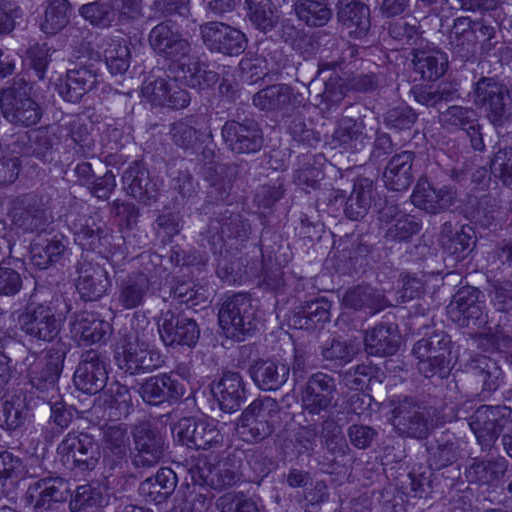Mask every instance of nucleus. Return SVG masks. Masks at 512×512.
Masks as SVG:
<instances>
[{
  "instance_id": "obj_49",
  "label": "nucleus",
  "mask_w": 512,
  "mask_h": 512,
  "mask_svg": "<svg viewBox=\"0 0 512 512\" xmlns=\"http://www.w3.org/2000/svg\"><path fill=\"white\" fill-rule=\"evenodd\" d=\"M22 461L8 451L0 452V499L7 496L22 478Z\"/></svg>"
},
{
  "instance_id": "obj_64",
  "label": "nucleus",
  "mask_w": 512,
  "mask_h": 512,
  "mask_svg": "<svg viewBox=\"0 0 512 512\" xmlns=\"http://www.w3.org/2000/svg\"><path fill=\"white\" fill-rule=\"evenodd\" d=\"M491 172L507 186H512V147L499 149L491 160Z\"/></svg>"
},
{
  "instance_id": "obj_36",
  "label": "nucleus",
  "mask_w": 512,
  "mask_h": 512,
  "mask_svg": "<svg viewBox=\"0 0 512 512\" xmlns=\"http://www.w3.org/2000/svg\"><path fill=\"white\" fill-rule=\"evenodd\" d=\"M444 251L455 260L466 258L472 251L475 241L474 232L470 226L454 228L451 223H445L440 236Z\"/></svg>"
},
{
  "instance_id": "obj_25",
  "label": "nucleus",
  "mask_w": 512,
  "mask_h": 512,
  "mask_svg": "<svg viewBox=\"0 0 512 512\" xmlns=\"http://www.w3.org/2000/svg\"><path fill=\"white\" fill-rule=\"evenodd\" d=\"M222 137L227 147L235 153L256 152L262 145L261 132L254 121H228L222 128Z\"/></svg>"
},
{
  "instance_id": "obj_53",
  "label": "nucleus",
  "mask_w": 512,
  "mask_h": 512,
  "mask_svg": "<svg viewBox=\"0 0 512 512\" xmlns=\"http://www.w3.org/2000/svg\"><path fill=\"white\" fill-rule=\"evenodd\" d=\"M324 157L322 155L306 157L302 166L294 175V182L304 190L316 189L321 179H323Z\"/></svg>"
},
{
  "instance_id": "obj_39",
  "label": "nucleus",
  "mask_w": 512,
  "mask_h": 512,
  "mask_svg": "<svg viewBox=\"0 0 512 512\" xmlns=\"http://www.w3.org/2000/svg\"><path fill=\"white\" fill-rule=\"evenodd\" d=\"M342 304L353 310L369 309L372 313L390 305L386 297L371 286H357L345 292Z\"/></svg>"
},
{
  "instance_id": "obj_11",
  "label": "nucleus",
  "mask_w": 512,
  "mask_h": 512,
  "mask_svg": "<svg viewBox=\"0 0 512 512\" xmlns=\"http://www.w3.org/2000/svg\"><path fill=\"white\" fill-rule=\"evenodd\" d=\"M477 107L485 108L487 116L494 125H502L507 119V88L493 78L483 77L477 81L469 94Z\"/></svg>"
},
{
  "instance_id": "obj_2",
  "label": "nucleus",
  "mask_w": 512,
  "mask_h": 512,
  "mask_svg": "<svg viewBox=\"0 0 512 512\" xmlns=\"http://www.w3.org/2000/svg\"><path fill=\"white\" fill-rule=\"evenodd\" d=\"M151 332L146 319L131 322V329L115 355L117 366L125 373L135 375L161 367V354L150 346Z\"/></svg>"
},
{
  "instance_id": "obj_54",
  "label": "nucleus",
  "mask_w": 512,
  "mask_h": 512,
  "mask_svg": "<svg viewBox=\"0 0 512 512\" xmlns=\"http://www.w3.org/2000/svg\"><path fill=\"white\" fill-rule=\"evenodd\" d=\"M206 482L210 483L216 489H223L234 485L240 478L239 464L235 459L227 457L216 467L209 470V473L203 475Z\"/></svg>"
},
{
  "instance_id": "obj_35",
  "label": "nucleus",
  "mask_w": 512,
  "mask_h": 512,
  "mask_svg": "<svg viewBox=\"0 0 512 512\" xmlns=\"http://www.w3.org/2000/svg\"><path fill=\"white\" fill-rule=\"evenodd\" d=\"M221 410L233 412L237 410L245 397L242 377L237 372L226 371L212 388Z\"/></svg>"
},
{
  "instance_id": "obj_42",
  "label": "nucleus",
  "mask_w": 512,
  "mask_h": 512,
  "mask_svg": "<svg viewBox=\"0 0 512 512\" xmlns=\"http://www.w3.org/2000/svg\"><path fill=\"white\" fill-rule=\"evenodd\" d=\"M375 188L373 181L368 178L358 179L346 201L344 212L351 220L363 218L369 211L374 199Z\"/></svg>"
},
{
  "instance_id": "obj_28",
  "label": "nucleus",
  "mask_w": 512,
  "mask_h": 512,
  "mask_svg": "<svg viewBox=\"0 0 512 512\" xmlns=\"http://www.w3.org/2000/svg\"><path fill=\"white\" fill-rule=\"evenodd\" d=\"M123 188L128 195L139 202L150 204L156 201L159 191L157 181L140 163H132L122 175Z\"/></svg>"
},
{
  "instance_id": "obj_60",
  "label": "nucleus",
  "mask_w": 512,
  "mask_h": 512,
  "mask_svg": "<svg viewBox=\"0 0 512 512\" xmlns=\"http://www.w3.org/2000/svg\"><path fill=\"white\" fill-rule=\"evenodd\" d=\"M103 503L102 493L90 484L78 486L71 497L70 509L73 512L97 508Z\"/></svg>"
},
{
  "instance_id": "obj_33",
  "label": "nucleus",
  "mask_w": 512,
  "mask_h": 512,
  "mask_svg": "<svg viewBox=\"0 0 512 512\" xmlns=\"http://www.w3.org/2000/svg\"><path fill=\"white\" fill-rule=\"evenodd\" d=\"M413 161L414 153L411 151H403L394 155L383 172L385 186L393 191L407 190L414 180Z\"/></svg>"
},
{
  "instance_id": "obj_58",
  "label": "nucleus",
  "mask_w": 512,
  "mask_h": 512,
  "mask_svg": "<svg viewBox=\"0 0 512 512\" xmlns=\"http://www.w3.org/2000/svg\"><path fill=\"white\" fill-rule=\"evenodd\" d=\"M450 43L462 51L470 52L477 44L473 21L468 17H459L454 21L450 32Z\"/></svg>"
},
{
  "instance_id": "obj_3",
  "label": "nucleus",
  "mask_w": 512,
  "mask_h": 512,
  "mask_svg": "<svg viewBox=\"0 0 512 512\" xmlns=\"http://www.w3.org/2000/svg\"><path fill=\"white\" fill-rule=\"evenodd\" d=\"M450 338L443 332H435L428 338L418 340L413 354L418 359L417 368L427 378L443 379L450 372Z\"/></svg>"
},
{
  "instance_id": "obj_18",
  "label": "nucleus",
  "mask_w": 512,
  "mask_h": 512,
  "mask_svg": "<svg viewBox=\"0 0 512 512\" xmlns=\"http://www.w3.org/2000/svg\"><path fill=\"white\" fill-rule=\"evenodd\" d=\"M158 331L166 345L194 346L200 331L196 322L183 315H175L171 311L162 314L158 322Z\"/></svg>"
},
{
  "instance_id": "obj_38",
  "label": "nucleus",
  "mask_w": 512,
  "mask_h": 512,
  "mask_svg": "<svg viewBox=\"0 0 512 512\" xmlns=\"http://www.w3.org/2000/svg\"><path fill=\"white\" fill-rule=\"evenodd\" d=\"M338 20L354 38L364 37L370 29L369 7L361 1H351L338 11Z\"/></svg>"
},
{
  "instance_id": "obj_16",
  "label": "nucleus",
  "mask_w": 512,
  "mask_h": 512,
  "mask_svg": "<svg viewBox=\"0 0 512 512\" xmlns=\"http://www.w3.org/2000/svg\"><path fill=\"white\" fill-rule=\"evenodd\" d=\"M68 482L60 477H46L32 483L26 493L25 501L33 512H48L55 505L67 499Z\"/></svg>"
},
{
  "instance_id": "obj_6",
  "label": "nucleus",
  "mask_w": 512,
  "mask_h": 512,
  "mask_svg": "<svg viewBox=\"0 0 512 512\" xmlns=\"http://www.w3.org/2000/svg\"><path fill=\"white\" fill-rule=\"evenodd\" d=\"M391 423L401 437L426 439L434 429L431 410L404 398L392 410Z\"/></svg>"
},
{
  "instance_id": "obj_7",
  "label": "nucleus",
  "mask_w": 512,
  "mask_h": 512,
  "mask_svg": "<svg viewBox=\"0 0 512 512\" xmlns=\"http://www.w3.org/2000/svg\"><path fill=\"white\" fill-rule=\"evenodd\" d=\"M470 427L482 450H488L501 432L512 431V409L507 406H481L473 414Z\"/></svg>"
},
{
  "instance_id": "obj_13",
  "label": "nucleus",
  "mask_w": 512,
  "mask_h": 512,
  "mask_svg": "<svg viewBox=\"0 0 512 512\" xmlns=\"http://www.w3.org/2000/svg\"><path fill=\"white\" fill-rule=\"evenodd\" d=\"M62 463L70 469L92 470L98 463L100 452L91 436L70 433L58 446Z\"/></svg>"
},
{
  "instance_id": "obj_10",
  "label": "nucleus",
  "mask_w": 512,
  "mask_h": 512,
  "mask_svg": "<svg viewBox=\"0 0 512 512\" xmlns=\"http://www.w3.org/2000/svg\"><path fill=\"white\" fill-rule=\"evenodd\" d=\"M74 240L83 250L99 254L110 252L112 235L98 212L81 215L72 223Z\"/></svg>"
},
{
  "instance_id": "obj_4",
  "label": "nucleus",
  "mask_w": 512,
  "mask_h": 512,
  "mask_svg": "<svg viewBox=\"0 0 512 512\" xmlns=\"http://www.w3.org/2000/svg\"><path fill=\"white\" fill-rule=\"evenodd\" d=\"M30 87L23 81L14 82L0 94L1 112L9 122L32 126L41 118V109L30 96Z\"/></svg>"
},
{
  "instance_id": "obj_31",
  "label": "nucleus",
  "mask_w": 512,
  "mask_h": 512,
  "mask_svg": "<svg viewBox=\"0 0 512 512\" xmlns=\"http://www.w3.org/2000/svg\"><path fill=\"white\" fill-rule=\"evenodd\" d=\"M297 96L287 84H275L257 92L253 97L256 107L264 111L287 114L297 107Z\"/></svg>"
},
{
  "instance_id": "obj_52",
  "label": "nucleus",
  "mask_w": 512,
  "mask_h": 512,
  "mask_svg": "<svg viewBox=\"0 0 512 512\" xmlns=\"http://www.w3.org/2000/svg\"><path fill=\"white\" fill-rule=\"evenodd\" d=\"M171 141L184 150L194 149L200 139V133L196 128L195 118L185 117L171 124Z\"/></svg>"
},
{
  "instance_id": "obj_24",
  "label": "nucleus",
  "mask_w": 512,
  "mask_h": 512,
  "mask_svg": "<svg viewBox=\"0 0 512 512\" xmlns=\"http://www.w3.org/2000/svg\"><path fill=\"white\" fill-rule=\"evenodd\" d=\"M335 390V382L328 374L318 372L312 375L302 393L304 412L319 415L330 406Z\"/></svg>"
},
{
  "instance_id": "obj_62",
  "label": "nucleus",
  "mask_w": 512,
  "mask_h": 512,
  "mask_svg": "<svg viewBox=\"0 0 512 512\" xmlns=\"http://www.w3.org/2000/svg\"><path fill=\"white\" fill-rule=\"evenodd\" d=\"M419 230L420 225L413 216L402 214L391 222L385 237L388 240L405 241Z\"/></svg>"
},
{
  "instance_id": "obj_30",
  "label": "nucleus",
  "mask_w": 512,
  "mask_h": 512,
  "mask_svg": "<svg viewBox=\"0 0 512 512\" xmlns=\"http://www.w3.org/2000/svg\"><path fill=\"white\" fill-rule=\"evenodd\" d=\"M184 386L171 375L162 373L151 376L141 385L139 393L149 404L158 405L165 401H176L184 395Z\"/></svg>"
},
{
  "instance_id": "obj_55",
  "label": "nucleus",
  "mask_w": 512,
  "mask_h": 512,
  "mask_svg": "<svg viewBox=\"0 0 512 512\" xmlns=\"http://www.w3.org/2000/svg\"><path fill=\"white\" fill-rule=\"evenodd\" d=\"M440 122L446 128L476 132L477 114L472 108L451 106L441 113Z\"/></svg>"
},
{
  "instance_id": "obj_27",
  "label": "nucleus",
  "mask_w": 512,
  "mask_h": 512,
  "mask_svg": "<svg viewBox=\"0 0 512 512\" xmlns=\"http://www.w3.org/2000/svg\"><path fill=\"white\" fill-rule=\"evenodd\" d=\"M455 190L449 185L436 189L426 180L418 181L411 195L412 203L428 213L436 214L454 204Z\"/></svg>"
},
{
  "instance_id": "obj_41",
  "label": "nucleus",
  "mask_w": 512,
  "mask_h": 512,
  "mask_svg": "<svg viewBox=\"0 0 512 512\" xmlns=\"http://www.w3.org/2000/svg\"><path fill=\"white\" fill-rule=\"evenodd\" d=\"M175 487L176 474L170 468H161L154 477L141 483L139 492L149 502L162 503Z\"/></svg>"
},
{
  "instance_id": "obj_57",
  "label": "nucleus",
  "mask_w": 512,
  "mask_h": 512,
  "mask_svg": "<svg viewBox=\"0 0 512 512\" xmlns=\"http://www.w3.org/2000/svg\"><path fill=\"white\" fill-rule=\"evenodd\" d=\"M64 354L56 353L55 357H51L45 364L42 360L36 362L30 368L31 381L34 385L40 386V382L54 384L62 371V362Z\"/></svg>"
},
{
  "instance_id": "obj_9",
  "label": "nucleus",
  "mask_w": 512,
  "mask_h": 512,
  "mask_svg": "<svg viewBox=\"0 0 512 512\" xmlns=\"http://www.w3.org/2000/svg\"><path fill=\"white\" fill-rule=\"evenodd\" d=\"M483 293L477 288H462L447 308L449 318L461 327L480 329L488 322L484 312Z\"/></svg>"
},
{
  "instance_id": "obj_37",
  "label": "nucleus",
  "mask_w": 512,
  "mask_h": 512,
  "mask_svg": "<svg viewBox=\"0 0 512 512\" xmlns=\"http://www.w3.org/2000/svg\"><path fill=\"white\" fill-rule=\"evenodd\" d=\"M400 336L393 324H380L364 337L365 350L369 355L388 356L398 350Z\"/></svg>"
},
{
  "instance_id": "obj_50",
  "label": "nucleus",
  "mask_w": 512,
  "mask_h": 512,
  "mask_svg": "<svg viewBox=\"0 0 512 512\" xmlns=\"http://www.w3.org/2000/svg\"><path fill=\"white\" fill-rule=\"evenodd\" d=\"M251 22L262 32L271 31L279 20L276 9L270 0H246Z\"/></svg>"
},
{
  "instance_id": "obj_51",
  "label": "nucleus",
  "mask_w": 512,
  "mask_h": 512,
  "mask_svg": "<svg viewBox=\"0 0 512 512\" xmlns=\"http://www.w3.org/2000/svg\"><path fill=\"white\" fill-rule=\"evenodd\" d=\"M103 55L112 74H122L130 66V50L125 40L110 39L107 41Z\"/></svg>"
},
{
  "instance_id": "obj_20",
  "label": "nucleus",
  "mask_w": 512,
  "mask_h": 512,
  "mask_svg": "<svg viewBox=\"0 0 512 512\" xmlns=\"http://www.w3.org/2000/svg\"><path fill=\"white\" fill-rule=\"evenodd\" d=\"M77 274L76 289L86 301L100 299L111 287L108 272L97 263L81 260L77 266Z\"/></svg>"
},
{
  "instance_id": "obj_14",
  "label": "nucleus",
  "mask_w": 512,
  "mask_h": 512,
  "mask_svg": "<svg viewBox=\"0 0 512 512\" xmlns=\"http://www.w3.org/2000/svg\"><path fill=\"white\" fill-rule=\"evenodd\" d=\"M7 214L12 224L24 232L41 229L47 221L42 199L34 193L11 199Z\"/></svg>"
},
{
  "instance_id": "obj_56",
  "label": "nucleus",
  "mask_w": 512,
  "mask_h": 512,
  "mask_svg": "<svg viewBox=\"0 0 512 512\" xmlns=\"http://www.w3.org/2000/svg\"><path fill=\"white\" fill-rule=\"evenodd\" d=\"M69 4L67 0H49L41 29L47 34H55L68 23Z\"/></svg>"
},
{
  "instance_id": "obj_17",
  "label": "nucleus",
  "mask_w": 512,
  "mask_h": 512,
  "mask_svg": "<svg viewBox=\"0 0 512 512\" xmlns=\"http://www.w3.org/2000/svg\"><path fill=\"white\" fill-rule=\"evenodd\" d=\"M205 45L211 51L226 55H239L246 48L245 35L222 22H207L200 27Z\"/></svg>"
},
{
  "instance_id": "obj_19",
  "label": "nucleus",
  "mask_w": 512,
  "mask_h": 512,
  "mask_svg": "<svg viewBox=\"0 0 512 512\" xmlns=\"http://www.w3.org/2000/svg\"><path fill=\"white\" fill-rule=\"evenodd\" d=\"M143 97L152 105L183 109L190 103L189 93L176 80L147 79L142 86Z\"/></svg>"
},
{
  "instance_id": "obj_32",
  "label": "nucleus",
  "mask_w": 512,
  "mask_h": 512,
  "mask_svg": "<svg viewBox=\"0 0 512 512\" xmlns=\"http://www.w3.org/2000/svg\"><path fill=\"white\" fill-rule=\"evenodd\" d=\"M97 83L96 73L88 67L69 69L58 84L60 96L68 102H78Z\"/></svg>"
},
{
  "instance_id": "obj_1",
  "label": "nucleus",
  "mask_w": 512,
  "mask_h": 512,
  "mask_svg": "<svg viewBox=\"0 0 512 512\" xmlns=\"http://www.w3.org/2000/svg\"><path fill=\"white\" fill-rule=\"evenodd\" d=\"M152 49L170 61V70L175 78L191 88L214 79L215 74L207 72L205 64L196 55L191 43L171 21H164L152 28L149 33Z\"/></svg>"
},
{
  "instance_id": "obj_21",
  "label": "nucleus",
  "mask_w": 512,
  "mask_h": 512,
  "mask_svg": "<svg viewBox=\"0 0 512 512\" xmlns=\"http://www.w3.org/2000/svg\"><path fill=\"white\" fill-rule=\"evenodd\" d=\"M22 329L33 338L52 341L60 332L61 321L49 305H31L23 316Z\"/></svg>"
},
{
  "instance_id": "obj_40",
  "label": "nucleus",
  "mask_w": 512,
  "mask_h": 512,
  "mask_svg": "<svg viewBox=\"0 0 512 512\" xmlns=\"http://www.w3.org/2000/svg\"><path fill=\"white\" fill-rule=\"evenodd\" d=\"M364 127L351 118L342 119L332 136L334 148L343 151L356 152L369 143V138L363 132Z\"/></svg>"
},
{
  "instance_id": "obj_46",
  "label": "nucleus",
  "mask_w": 512,
  "mask_h": 512,
  "mask_svg": "<svg viewBox=\"0 0 512 512\" xmlns=\"http://www.w3.org/2000/svg\"><path fill=\"white\" fill-rule=\"evenodd\" d=\"M413 63L422 79L434 81L444 74L447 57L439 50L417 51Z\"/></svg>"
},
{
  "instance_id": "obj_23",
  "label": "nucleus",
  "mask_w": 512,
  "mask_h": 512,
  "mask_svg": "<svg viewBox=\"0 0 512 512\" xmlns=\"http://www.w3.org/2000/svg\"><path fill=\"white\" fill-rule=\"evenodd\" d=\"M110 324L101 319L97 313L81 311L74 314L69 321L71 338L79 346H89L105 339L110 331Z\"/></svg>"
},
{
  "instance_id": "obj_63",
  "label": "nucleus",
  "mask_w": 512,
  "mask_h": 512,
  "mask_svg": "<svg viewBox=\"0 0 512 512\" xmlns=\"http://www.w3.org/2000/svg\"><path fill=\"white\" fill-rule=\"evenodd\" d=\"M26 418L25 406L19 400L5 401L0 407V427L14 430L22 425Z\"/></svg>"
},
{
  "instance_id": "obj_47",
  "label": "nucleus",
  "mask_w": 512,
  "mask_h": 512,
  "mask_svg": "<svg viewBox=\"0 0 512 512\" xmlns=\"http://www.w3.org/2000/svg\"><path fill=\"white\" fill-rule=\"evenodd\" d=\"M294 9L299 20L310 27H322L332 17V10L325 0H298Z\"/></svg>"
},
{
  "instance_id": "obj_22",
  "label": "nucleus",
  "mask_w": 512,
  "mask_h": 512,
  "mask_svg": "<svg viewBox=\"0 0 512 512\" xmlns=\"http://www.w3.org/2000/svg\"><path fill=\"white\" fill-rule=\"evenodd\" d=\"M135 448L133 464L138 468L157 465L163 455L164 440L149 424L138 425L134 430Z\"/></svg>"
},
{
  "instance_id": "obj_12",
  "label": "nucleus",
  "mask_w": 512,
  "mask_h": 512,
  "mask_svg": "<svg viewBox=\"0 0 512 512\" xmlns=\"http://www.w3.org/2000/svg\"><path fill=\"white\" fill-rule=\"evenodd\" d=\"M477 107L485 108L487 116L494 125H502L507 119V88L493 78L483 77L477 81L469 94Z\"/></svg>"
},
{
  "instance_id": "obj_61",
  "label": "nucleus",
  "mask_w": 512,
  "mask_h": 512,
  "mask_svg": "<svg viewBox=\"0 0 512 512\" xmlns=\"http://www.w3.org/2000/svg\"><path fill=\"white\" fill-rule=\"evenodd\" d=\"M172 293L180 303H184L191 308L205 303L208 299L206 289L195 285L193 282L178 283L173 287Z\"/></svg>"
},
{
  "instance_id": "obj_44",
  "label": "nucleus",
  "mask_w": 512,
  "mask_h": 512,
  "mask_svg": "<svg viewBox=\"0 0 512 512\" xmlns=\"http://www.w3.org/2000/svg\"><path fill=\"white\" fill-rule=\"evenodd\" d=\"M330 304L324 299H317L302 306L291 318V323L299 329H314L320 323L330 319Z\"/></svg>"
},
{
  "instance_id": "obj_5",
  "label": "nucleus",
  "mask_w": 512,
  "mask_h": 512,
  "mask_svg": "<svg viewBox=\"0 0 512 512\" xmlns=\"http://www.w3.org/2000/svg\"><path fill=\"white\" fill-rule=\"evenodd\" d=\"M279 413L278 403L271 397L254 400L243 412L238 430L245 441L258 442L272 434Z\"/></svg>"
},
{
  "instance_id": "obj_15",
  "label": "nucleus",
  "mask_w": 512,
  "mask_h": 512,
  "mask_svg": "<svg viewBox=\"0 0 512 512\" xmlns=\"http://www.w3.org/2000/svg\"><path fill=\"white\" fill-rule=\"evenodd\" d=\"M177 437L182 444L195 449L219 448L224 437L213 419H181L177 425Z\"/></svg>"
},
{
  "instance_id": "obj_45",
  "label": "nucleus",
  "mask_w": 512,
  "mask_h": 512,
  "mask_svg": "<svg viewBox=\"0 0 512 512\" xmlns=\"http://www.w3.org/2000/svg\"><path fill=\"white\" fill-rule=\"evenodd\" d=\"M468 371L483 384L487 391L496 390L503 378V372L495 361L484 356L477 355L467 365Z\"/></svg>"
},
{
  "instance_id": "obj_8",
  "label": "nucleus",
  "mask_w": 512,
  "mask_h": 512,
  "mask_svg": "<svg viewBox=\"0 0 512 512\" xmlns=\"http://www.w3.org/2000/svg\"><path fill=\"white\" fill-rule=\"evenodd\" d=\"M255 306L243 294L228 298L219 310V324L228 337L242 340V336L255 329Z\"/></svg>"
},
{
  "instance_id": "obj_59",
  "label": "nucleus",
  "mask_w": 512,
  "mask_h": 512,
  "mask_svg": "<svg viewBox=\"0 0 512 512\" xmlns=\"http://www.w3.org/2000/svg\"><path fill=\"white\" fill-rule=\"evenodd\" d=\"M359 351V344L347 340H333L322 351L323 358L334 366L341 367L352 361Z\"/></svg>"
},
{
  "instance_id": "obj_34",
  "label": "nucleus",
  "mask_w": 512,
  "mask_h": 512,
  "mask_svg": "<svg viewBox=\"0 0 512 512\" xmlns=\"http://www.w3.org/2000/svg\"><path fill=\"white\" fill-rule=\"evenodd\" d=\"M250 375L260 389L277 390L288 380L289 367L277 360H258L250 367Z\"/></svg>"
},
{
  "instance_id": "obj_26",
  "label": "nucleus",
  "mask_w": 512,
  "mask_h": 512,
  "mask_svg": "<svg viewBox=\"0 0 512 512\" xmlns=\"http://www.w3.org/2000/svg\"><path fill=\"white\" fill-rule=\"evenodd\" d=\"M107 380V370L100 357L93 351L85 353L74 372L77 389L87 394H96L105 387Z\"/></svg>"
},
{
  "instance_id": "obj_29",
  "label": "nucleus",
  "mask_w": 512,
  "mask_h": 512,
  "mask_svg": "<svg viewBox=\"0 0 512 512\" xmlns=\"http://www.w3.org/2000/svg\"><path fill=\"white\" fill-rule=\"evenodd\" d=\"M507 469L508 462L504 457L474 458L466 468L465 476L470 483L495 489L503 484Z\"/></svg>"
},
{
  "instance_id": "obj_43",
  "label": "nucleus",
  "mask_w": 512,
  "mask_h": 512,
  "mask_svg": "<svg viewBox=\"0 0 512 512\" xmlns=\"http://www.w3.org/2000/svg\"><path fill=\"white\" fill-rule=\"evenodd\" d=\"M150 289V280L143 273L128 275L119 285L118 302L124 309L140 306Z\"/></svg>"
},
{
  "instance_id": "obj_48",
  "label": "nucleus",
  "mask_w": 512,
  "mask_h": 512,
  "mask_svg": "<svg viewBox=\"0 0 512 512\" xmlns=\"http://www.w3.org/2000/svg\"><path fill=\"white\" fill-rule=\"evenodd\" d=\"M104 405L110 419L126 417L132 408V398L127 386L113 383L105 394Z\"/></svg>"
}]
</instances>
